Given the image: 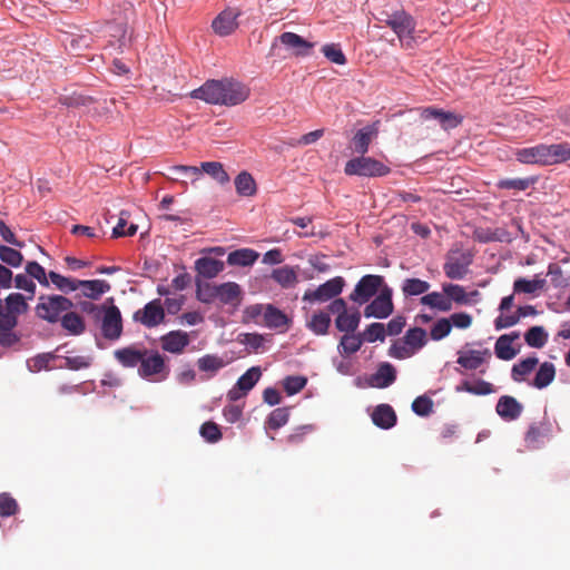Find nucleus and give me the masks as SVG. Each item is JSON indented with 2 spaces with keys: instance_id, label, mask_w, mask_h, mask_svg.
<instances>
[{
  "instance_id": "7ed1b4c3",
  "label": "nucleus",
  "mask_w": 570,
  "mask_h": 570,
  "mask_svg": "<svg viewBox=\"0 0 570 570\" xmlns=\"http://www.w3.org/2000/svg\"><path fill=\"white\" fill-rule=\"evenodd\" d=\"M73 307V303L62 295H40L36 305V315L48 323H57L61 314Z\"/></svg>"
},
{
  "instance_id": "423d86ee",
  "label": "nucleus",
  "mask_w": 570,
  "mask_h": 570,
  "mask_svg": "<svg viewBox=\"0 0 570 570\" xmlns=\"http://www.w3.org/2000/svg\"><path fill=\"white\" fill-rule=\"evenodd\" d=\"M391 169L380 160L361 155L350 159L344 167L347 176L382 177L390 174Z\"/></svg>"
},
{
  "instance_id": "412c9836",
  "label": "nucleus",
  "mask_w": 570,
  "mask_h": 570,
  "mask_svg": "<svg viewBox=\"0 0 570 570\" xmlns=\"http://www.w3.org/2000/svg\"><path fill=\"white\" fill-rule=\"evenodd\" d=\"M379 129L373 125L365 126L357 130L352 138L354 151L360 155H365L368 151L370 145L377 137Z\"/></svg>"
},
{
  "instance_id": "79ce46f5",
  "label": "nucleus",
  "mask_w": 570,
  "mask_h": 570,
  "mask_svg": "<svg viewBox=\"0 0 570 570\" xmlns=\"http://www.w3.org/2000/svg\"><path fill=\"white\" fill-rule=\"evenodd\" d=\"M538 358L534 356L527 357L519 362L518 364H514L511 370V377L515 382H521L524 380V377L530 374L535 366L538 365Z\"/></svg>"
},
{
  "instance_id": "49530a36",
  "label": "nucleus",
  "mask_w": 570,
  "mask_h": 570,
  "mask_svg": "<svg viewBox=\"0 0 570 570\" xmlns=\"http://www.w3.org/2000/svg\"><path fill=\"white\" fill-rule=\"evenodd\" d=\"M554 375H556V370H554L553 364L549 363V362H544L543 364H541V366L539 367V370L535 374L533 385L537 389H543V387L548 386L553 381Z\"/></svg>"
},
{
  "instance_id": "09e8293b",
  "label": "nucleus",
  "mask_w": 570,
  "mask_h": 570,
  "mask_svg": "<svg viewBox=\"0 0 570 570\" xmlns=\"http://www.w3.org/2000/svg\"><path fill=\"white\" fill-rule=\"evenodd\" d=\"M458 390H463L474 395H488L495 392L493 384L483 380H478L474 383L465 381Z\"/></svg>"
},
{
  "instance_id": "dca6fc26",
  "label": "nucleus",
  "mask_w": 570,
  "mask_h": 570,
  "mask_svg": "<svg viewBox=\"0 0 570 570\" xmlns=\"http://www.w3.org/2000/svg\"><path fill=\"white\" fill-rule=\"evenodd\" d=\"M220 86V80H207L203 86L193 90L191 97L210 105H220V102L226 101L220 96L222 90H224Z\"/></svg>"
},
{
  "instance_id": "20e7f679",
  "label": "nucleus",
  "mask_w": 570,
  "mask_h": 570,
  "mask_svg": "<svg viewBox=\"0 0 570 570\" xmlns=\"http://www.w3.org/2000/svg\"><path fill=\"white\" fill-rule=\"evenodd\" d=\"M169 170L173 174H180L191 178V183L198 180L203 173H206L220 185H225L229 181V175L219 161H204L200 164V167L175 165L169 167Z\"/></svg>"
},
{
  "instance_id": "8fccbe9b",
  "label": "nucleus",
  "mask_w": 570,
  "mask_h": 570,
  "mask_svg": "<svg viewBox=\"0 0 570 570\" xmlns=\"http://www.w3.org/2000/svg\"><path fill=\"white\" fill-rule=\"evenodd\" d=\"M48 277L51 281V283L61 292L69 293L78 289L79 279L65 277L52 271L49 272Z\"/></svg>"
},
{
  "instance_id": "13d9d810",
  "label": "nucleus",
  "mask_w": 570,
  "mask_h": 570,
  "mask_svg": "<svg viewBox=\"0 0 570 570\" xmlns=\"http://www.w3.org/2000/svg\"><path fill=\"white\" fill-rule=\"evenodd\" d=\"M197 365L203 372L215 373L224 367L225 363L219 356L207 354L198 360Z\"/></svg>"
},
{
  "instance_id": "c03bdc74",
  "label": "nucleus",
  "mask_w": 570,
  "mask_h": 570,
  "mask_svg": "<svg viewBox=\"0 0 570 570\" xmlns=\"http://www.w3.org/2000/svg\"><path fill=\"white\" fill-rule=\"evenodd\" d=\"M403 340L409 345V347H411L413 353L422 348L428 343L426 332L421 327L410 328L405 333Z\"/></svg>"
},
{
  "instance_id": "9b49d317",
  "label": "nucleus",
  "mask_w": 570,
  "mask_h": 570,
  "mask_svg": "<svg viewBox=\"0 0 570 570\" xmlns=\"http://www.w3.org/2000/svg\"><path fill=\"white\" fill-rule=\"evenodd\" d=\"M262 376L261 368L253 366L248 368L236 382L235 386L227 393L229 401H237L245 396L258 382Z\"/></svg>"
},
{
  "instance_id": "e2e57ef3",
  "label": "nucleus",
  "mask_w": 570,
  "mask_h": 570,
  "mask_svg": "<svg viewBox=\"0 0 570 570\" xmlns=\"http://www.w3.org/2000/svg\"><path fill=\"white\" fill-rule=\"evenodd\" d=\"M26 273L39 282L40 285L48 287L49 277L45 272V268L37 262H28L26 265Z\"/></svg>"
},
{
  "instance_id": "b1692460",
  "label": "nucleus",
  "mask_w": 570,
  "mask_h": 570,
  "mask_svg": "<svg viewBox=\"0 0 570 570\" xmlns=\"http://www.w3.org/2000/svg\"><path fill=\"white\" fill-rule=\"evenodd\" d=\"M164 351L179 354L189 344L188 334L183 331H171L160 337Z\"/></svg>"
},
{
  "instance_id": "5701e85b",
  "label": "nucleus",
  "mask_w": 570,
  "mask_h": 570,
  "mask_svg": "<svg viewBox=\"0 0 570 570\" xmlns=\"http://www.w3.org/2000/svg\"><path fill=\"white\" fill-rule=\"evenodd\" d=\"M145 350L146 347L130 345L116 350L114 356L124 367L140 366Z\"/></svg>"
},
{
  "instance_id": "cd10ccee",
  "label": "nucleus",
  "mask_w": 570,
  "mask_h": 570,
  "mask_svg": "<svg viewBox=\"0 0 570 570\" xmlns=\"http://www.w3.org/2000/svg\"><path fill=\"white\" fill-rule=\"evenodd\" d=\"M289 318L287 315L272 304L265 306L264 325L268 328H286Z\"/></svg>"
},
{
  "instance_id": "6e6552de",
  "label": "nucleus",
  "mask_w": 570,
  "mask_h": 570,
  "mask_svg": "<svg viewBox=\"0 0 570 570\" xmlns=\"http://www.w3.org/2000/svg\"><path fill=\"white\" fill-rule=\"evenodd\" d=\"M344 285V278L336 276L320 285L316 289H307L303 295V299L311 303L327 302L338 296L342 293Z\"/></svg>"
},
{
  "instance_id": "9d476101",
  "label": "nucleus",
  "mask_w": 570,
  "mask_h": 570,
  "mask_svg": "<svg viewBox=\"0 0 570 570\" xmlns=\"http://www.w3.org/2000/svg\"><path fill=\"white\" fill-rule=\"evenodd\" d=\"M101 333L107 340H118L122 333V320L116 305L105 307L101 314Z\"/></svg>"
},
{
  "instance_id": "0e129e2a",
  "label": "nucleus",
  "mask_w": 570,
  "mask_h": 570,
  "mask_svg": "<svg viewBox=\"0 0 570 570\" xmlns=\"http://www.w3.org/2000/svg\"><path fill=\"white\" fill-rule=\"evenodd\" d=\"M18 511L17 501L7 492L0 494V517L8 518Z\"/></svg>"
},
{
  "instance_id": "6e6d98bb",
  "label": "nucleus",
  "mask_w": 570,
  "mask_h": 570,
  "mask_svg": "<svg viewBox=\"0 0 570 570\" xmlns=\"http://www.w3.org/2000/svg\"><path fill=\"white\" fill-rule=\"evenodd\" d=\"M128 217L129 215L127 212L122 210L120 213L119 220L112 229V237L118 238L122 236H134L137 233V225L135 224H131L127 229L125 228Z\"/></svg>"
},
{
  "instance_id": "f3484780",
  "label": "nucleus",
  "mask_w": 570,
  "mask_h": 570,
  "mask_svg": "<svg viewBox=\"0 0 570 570\" xmlns=\"http://www.w3.org/2000/svg\"><path fill=\"white\" fill-rule=\"evenodd\" d=\"M495 411L504 421H514L520 417L523 405L513 396L502 395L498 400Z\"/></svg>"
},
{
  "instance_id": "aec40b11",
  "label": "nucleus",
  "mask_w": 570,
  "mask_h": 570,
  "mask_svg": "<svg viewBox=\"0 0 570 570\" xmlns=\"http://www.w3.org/2000/svg\"><path fill=\"white\" fill-rule=\"evenodd\" d=\"M396 380V370L395 367L385 362L380 364L379 368L374 374H372L368 379V384L372 387L376 389H385L392 385Z\"/></svg>"
},
{
  "instance_id": "37998d69",
  "label": "nucleus",
  "mask_w": 570,
  "mask_h": 570,
  "mask_svg": "<svg viewBox=\"0 0 570 570\" xmlns=\"http://www.w3.org/2000/svg\"><path fill=\"white\" fill-rule=\"evenodd\" d=\"M29 308V305L26 302V298L20 293H11L6 297V307L4 311L13 314L14 316H19L24 314Z\"/></svg>"
},
{
  "instance_id": "ddd939ff",
  "label": "nucleus",
  "mask_w": 570,
  "mask_h": 570,
  "mask_svg": "<svg viewBox=\"0 0 570 570\" xmlns=\"http://www.w3.org/2000/svg\"><path fill=\"white\" fill-rule=\"evenodd\" d=\"M222 90L220 96L226 99L225 102H220L224 106H236L244 102L249 97V89L239 81L233 79L220 80Z\"/></svg>"
},
{
  "instance_id": "72a5a7b5",
  "label": "nucleus",
  "mask_w": 570,
  "mask_h": 570,
  "mask_svg": "<svg viewBox=\"0 0 570 570\" xmlns=\"http://www.w3.org/2000/svg\"><path fill=\"white\" fill-rule=\"evenodd\" d=\"M271 277L283 288L294 287L298 283L297 273L292 266L273 269Z\"/></svg>"
},
{
  "instance_id": "39448f33",
  "label": "nucleus",
  "mask_w": 570,
  "mask_h": 570,
  "mask_svg": "<svg viewBox=\"0 0 570 570\" xmlns=\"http://www.w3.org/2000/svg\"><path fill=\"white\" fill-rule=\"evenodd\" d=\"M169 373L170 368L166 364L165 357L156 350L146 348L140 366H138L139 376L153 382H160L166 380Z\"/></svg>"
},
{
  "instance_id": "473e14b6",
  "label": "nucleus",
  "mask_w": 570,
  "mask_h": 570,
  "mask_svg": "<svg viewBox=\"0 0 570 570\" xmlns=\"http://www.w3.org/2000/svg\"><path fill=\"white\" fill-rule=\"evenodd\" d=\"M546 286V279L535 275L533 279H525L523 277L517 278L513 283V292L515 294H537Z\"/></svg>"
},
{
  "instance_id": "052dcab7",
  "label": "nucleus",
  "mask_w": 570,
  "mask_h": 570,
  "mask_svg": "<svg viewBox=\"0 0 570 570\" xmlns=\"http://www.w3.org/2000/svg\"><path fill=\"white\" fill-rule=\"evenodd\" d=\"M322 52L324 56L333 63L336 65H345L346 63V57L344 52L341 49V46L337 43H328L323 46Z\"/></svg>"
},
{
  "instance_id": "a18cd8bd",
  "label": "nucleus",
  "mask_w": 570,
  "mask_h": 570,
  "mask_svg": "<svg viewBox=\"0 0 570 570\" xmlns=\"http://www.w3.org/2000/svg\"><path fill=\"white\" fill-rule=\"evenodd\" d=\"M525 343L534 348H541L548 341V333L542 326H532L524 334Z\"/></svg>"
},
{
  "instance_id": "4d7b16f0",
  "label": "nucleus",
  "mask_w": 570,
  "mask_h": 570,
  "mask_svg": "<svg viewBox=\"0 0 570 570\" xmlns=\"http://www.w3.org/2000/svg\"><path fill=\"white\" fill-rule=\"evenodd\" d=\"M307 384V379L301 375L286 376L283 381V387L287 395H294L301 392Z\"/></svg>"
},
{
  "instance_id": "6ab92c4d",
  "label": "nucleus",
  "mask_w": 570,
  "mask_h": 570,
  "mask_svg": "<svg viewBox=\"0 0 570 570\" xmlns=\"http://www.w3.org/2000/svg\"><path fill=\"white\" fill-rule=\"evenodd\" d=\"M520 337L519 332H512L510 334H503L498 337L494 344V353L495 356L503 361H510L517 356L519 350L514 348L512 343L513 341Z\"/></svg>"
},
{
  "instance_id": "774afa93",
  "label": "nucleus",
  "mask_w": 570,
  "mask_h": 570,
  "mask_svg": "<svg viewBox=\"0 0 570 570\" xmlns=\"http://www.w3.org/2000/svg\"><path fill=\"white\" fill-rule=\"evenodd\" d=\"M200 435L208 442L215 443L222 439L219 426L214 422H205L200 426Z\"/></svg>"
},
{
  "instance_id": "0eeeda50",
  "label": "nucleus",
  "mask_w": 570,
  "mask_h": 570,
  "mask_svg": "<svg viewBox=\"0 0 570 570\" xmlns=\"http://www.w3.org/2000/svg\"><path fill=\"white\" fill-rule=\"evenodd\" d=\"M383 283V276L365 275L355 285L354 291L350 294V299L358 305H363L382 289Z\"/></svg>"
},
{
  "instance_id": "69168bd1",
  "label": "nucleus",
  "mask_w": 570,
  "mask_h": 570,
  "mask_svg": "<svg viewBox=\"0 0 570 570\" xmlns=\"http://www.w3.org/2000/svg\"><path fill=\"white\" fill-rule=\"evenodd\" d=\"M92 363L91 356L86 355H77V356H66L65 357V367L72 371H79L82 368H88Z\"/></svg>"
},
{
  "instance_id": "de8ad7c7",
  "label": "nucleus",
  "mask_w": 570,
  "mask_h": 570,
  "mask_svg": "<svg viewBox=\"0 0 570 570\" xmlns=\"http://www.w3.org/2000/svg\"><path fill=\"white\" fill-rule=\"evenodd\" d=\"M196 297L202 303H213L215 299H218V285L209 283L202 284L197 281Z\"/></svg>"
},
{
  "instance_id": "4468645a",
  "label": "nucleus",
  "mask_w": 570,
  "mask_h": 570,
  "mask_svg": "<svg viewBox=\"0 0 570 570\" xmlns=\"http://www.w3.org/2000/svg\"><path fill=\"white\" fill-rule=\"evenodd\" d=\"M242 14L238 8H227L223 10L212 22L214 32L220 37L233 33L237 27V18Z\"/></svg>"
},
{
  "instance_id": "ea45409f",
  "label": "nucleus",
  "mask_w": 570,
  "mask_h": 570,
  "mask_svg": "<svg viewBox=\"0 0 570 570\" xmlns=\"http://www.w3.org/2000/svg\"><path fill=\"white\" fill-rule=\"evenodd\" d=\"M331 325L330 313L320 311L314 313L307 322V327L316 335H325Z\"/></svg>"
},
{
  "instance_id": "f8f14e48",
  "label": "nucleus",
  "mask_w": 570,
  "mask_h": 570,
  "mask_svg": "<svg viewBox=\"0 0 570 570\" xmlns=\"http://www.w3.org/2000/svg\"><path fill=\"white\" fill-rule=\"evenodd\" d=\"M164 318L165 311L160 299H154L147 303L144 308L136 311L134 314V320L148 328L159 325Z\"/></svg>"
},
{
  "instance_id": "603ef678",
  "label": "nucleus",
  "mask_w": 570,
  "mask_h": 570,
  "mask_svg": "<svg viewBox=\"0 0 570 570\" xmlns=\"http://www.w3.org/2000/svg\"><path fill=\"white\" fill-rule=\"evenodd\" d=\"M443 293L452 302L458 304H468L469 298L463 286L458 284H445L443 285Z\"/></svg>"
},
{
  "instance_id": "f257e3e1",
  "label": "nucleus",
  "mask_w": 570,
  "mask_h": 570,
  "mask_svg": "<svg viewBox=\"0 0 570 570\" xmlns=\"http://www.w3.org/2000/svg\"><path fill=\"white\" fill-rule=\"evenodd\" d=\"M514 155L517 160L522 164L549 166L569 159L570 148L566 142L552 145L539 144L533 147L517 149Z\"/></svg>"
},
{
  "instance_id": "bf43d9fd",
  "label": "nucleus",
  "mask_w": 570,
  "mask_h": 570,
  "mask_svg": "<svg viewBox=\"0 0 570 570\" xmlns=\"http://www.w3.org/2000/svg\"><path fill=\"white\" fill-rule=\"evenodd\" d=\"M452 330V323L450 320L443 317L436 321L430 330V337L433 341H441L446 337Z\"/></svg>"
},
{
  "instance_id": "c9c22d12",
  "label": "nucleus",
  "mask_w": 570,
  "mask_h": 570,
  "mask_svg": "<svg viewBox=\"0 0 570 570\" xmlns=\"http://www.w3.org/2000/svg\"><path fill=\"white\" fill-rule=\"evenodd\" d=\"M420 303L431 308L441 312H449L452 309V303L444 293L432 292L421 297Z\"/></svg>"
},
{
  "instance_id": "5fc2aeb1",
  "label": "nucleus",
  "mask_w": 570,
  "mask_h": 570,
  "mask_svg": "<svg viewBox=\"0 0 570 570\" xmlns=\"http://www.w3.org/2000/svg\"><path fill=\"white\" fill-rule=\"evenodd\" d=\"M362 334L365 342L374 343L376 341L383 342L385 340V325L382 323L370 324Z\"/></svg>"
},
{
  "instance_id": "7c9ffc66",
  "label": "nucleus",
  "mask_w": 570,
  "mask_h": 570,
  "mask_svg": "<svg viewBox=\"0 0 570 570\" xmlns=\"http://www.w3.org/2000/svg\"><path fill=\"white\" fill-rule=\"evenodd\" d=\"M218 299L223 304L237 305L242 299L240 286L234 282L218 285Z\"/></svg>"
},
{
  "instance_id": "680f3d73",
  "label": "nucleus",
  "mask_w": 570,
  "mask_h": 570,
  "mask_svg": "<svg viewBox=\"0 0 570 570\" xmlns=\"http://www.w3.org/2000/svg\"><path fill=\"white\" fill-rule=\"evenodd\" d=\"M55 358L51 353L38 354L35 357L28 360L27 365L31 372H40L42 370H49V363Z\"/></svg>"
},
{
  "instance_id": "a878e982",
  "label": "nucleus",
  "mask_w": 570,
  "mask_h": 570,
  "mask_svg": "<svg viewBox=\"0 0 570 570\" xmlns=\"http://www.w3.org/2000/svg\"><path fill=\"white\" fill-rule=\"evenodd\" d=\"M371 417L373 423L383 430L393 428L397 420L395 411L389 404L377 405L373 410Z\"/></svg>"
},
{
  "instance_id": "f704fd0d",
  "label": "nucleus",
  "mask_w": 570,
  "mask_h": 570,
  "mask_svg": "<svg viewBox=\"0 0 570 570\" xmlns=\"http://www.w3.org/2000/svg\"><path fill=\"white\" fill-rule=\"evenodd\" d=\"M470 261L460 257H449L444 264V273L451 279H462L468 273Z\"/></svg>"
},
{
  "instance_id": "3c124183",
  "label": "nucleus",
  "mask_w": 570,
  "mask_h": 570,
  "mask_svg": "<svg viewBox=\"0 0 570 570\" xmlns=\"http://www.w3.org/2000/svg\"><path fill=\"white\" fill-rule=\"evenodd\" d=\"M289 419V411L287 407H277L271 412L267 417V426L271 430H278L284 426Z\"/></svg>"
},
{
  "instance_id": "393cba45",
  "label": "nucleus",
  "mask_w": 570,
  "mask_h": 570,
  "mask_svg": "<svg viewBox=\"0 0 570 570\" xmlns=\"http://www.w3.org/2000/svg\"><path fill=\"white\" fill-rule=\"evenodd\" d=\"M490 357L491 352L489 348L482 351L470 350L460 353L456 362L465 370H476Z\"/></svg>"
},
{
  "instance_id": "1a4fd4ad",
  "label": "nucleus",
  "mask_w": 570,
  "mask_h": 570,
  "mask_svg": "<svg viewBox=\"0 0 570 570\" xmlns=\"http://www.w3.org/2000/svg\"><path fill=\"white\" fill-rule=\"evenodd\" d=\"M394 309L392 302V289L389 286H383L380 294L364 308V316L375 318H386Z\"/></svg>"
},
{
  "instance_id": "2eb2a0df",
  "label": "nucleus",
  "mask_w": 570,
  "mask_h": 570,
  "mask_svg": "<svg viewBox=\"0 0 570 570\" xmlns=\"http://www.w3.org/2000/svg\"><path fill=\"white\" fill-rule=\"evenodd\" d=\"M424 120L435 119L444 130L456 128L462 122V117L452 111H445L435 107H426L421 111Z\"/></svg>"
},
{
  "instance_id": "338daca9",
  "label": "nucleus",
  "mask_w": 570,
  "mask_h": 570,
  "mask_svg": "<svg viewBox=\"0 0 570 570\" xmlns=\"http://www.w3.org/2000/svg\"><path fill=\"white\" fill-rule=\"evenodd\" d=\"M433 401L428 396H417L412 402V410L415 414L420 416H426L432 412Z\"/></svg>"
},
{
  "instance_id": "a211bd4d",
  "label": "nucleus",
  "mask_w": 570,
  "mask_h": 570,
  "mask_svg": "<svg viewBox=\"0 0 570 570\" xmlns=\"http://www.w3.org/2000/svg\"><path fill=\"white\" fill-rule=\"evenodd\" d=\"M549 432L550 429L547 423H532L524 435L525 446L530 450L540 449L549 438Z\"/></svg>"
},
{
  "instance_id": "58836bf2",
  "label": "nucleus",
  "mask_w": 570,
  "mask_h": 570,
  "mask_svg": "<svg viewBox=\"0 0 570 570\" xmlns=\"http://www.w3.org/2000/svg\"><path fill=\"white\" fill-rule=\"evenodd\" d=\"M361 322V314L358 311L352 313L346 312L343 315H337L335 318V326L340 332L354 333Z\"/></svg>"
},
{
  "instance_id": "4c0bfd02",
  "label": "nucleus",
  "mask_w": 570,
  "mask_h": 570,
  "mask_svg": "<svg viewBox=\"0 0 570 570\" xmlns=\"http://www.w3.org/2000/svg\"><path fill=\"white\" fill-rule=\"evenodd\" d=\"M236 193L239 196L250 197L256 194L257 186L253 176L247 171L239 173L235 178Z\"/></svg>"
},
{
  "instance_id": "c756f323",
  "label": "nucleus",
  "mask_w": 570,
  "mask_h": 570,
  "mask_svg": "<svg viewBox=\"0 0 570 570\" xmlns=\"http://www.w3.org/2000/svg\"><path fill=\"white\" fill-rule=\"evenodd\" d=\"M60 323L62 328L66 330L70 335L78 336L86 331V324L82 316H80L78 313L71 312V309L61 316Z\"/></svg>"
},
{
  "instance_id": "c85d7f7f",
  "label": "nucleus",
  "mask_w": 570,
  "mask_h": 570,
  "mask_svg": "<svg viewBox=\"0 0 570 570\" xmlns=\"http://www.w3.org/2000/svg\"><path fill=\"white\" fill-rule=\"evenodd\" d=\"M78 288H82L83 296L98 299L102 294L110 291V284L104 279L79 281Z\"/></svg>"
},
{
  "instance_id": "bb28decb",
  "label": "nucleus",
  "mask_w": 570,
  "mask_h": 570,
  "mask_svg": "<svg viewBox=\"0 0 570 570\" xmlns=\"http://www.w3.org/2000/svg\"><path fill=\"white\" fill-rule=\"evenodd\" d=\"M224 262L212 257H200L195 262V271L198 276L210 279L224 271Z\"/></svg>"
},
{
  "instance_id": "4be33fe9",
  "label": "nucleus",
  "mask_w": 570,
  "mask_h": 570,
  "mask_svg": "<svg viewBox=\"0 0 570 570\" xmlns=\"http://www.w3.org/2000/svg\"><path fill=\"white\" fill-rule=\"evenodd\" d=\"M278 40L285 47H287L289 49H294L296 56H302V57L308 56L311 53V50L314 47V43L305 40L299 35L289 32V31L283 32L278 37Z\"/></svg>"
},
{
  "instance_id": "864d4df0",
  "label": "nucleus",
  "mask_w": 570,
  "mask_h": 570,
  "mask_svg": "<svg viewBox=\"0 0 570 570\" xmlns=\"http://www.w3.org/2000/svg\"><path fill=\"white\" fill-rule=\"evenodd\" d=\"M0 259L12 267H19L23 262V256L12 247L0 245Z\"/></svg>"
},
{
  "instance_id": "e433bc0d",
  "label": "nucleus",
  "mask_w": 570,
  "mask_h": 570,
  "mask_svg": "<svg viewBox=\"0 0 570 570\" xmlns=\"http://www.w3.org/2000/svg\"><path fill=\"white\" fill-rule=\"evenodd\" d=\"M363 342H364V340H363L361 333H358V334H355V332L354 333H345L341 337V341L338 344V352L342 355L350 356V355L356 353L361 348Z\"/></svg>"
},
{
  "instance_id": "a19ab883",
  "label": "nucleus",
  "mask_w": 570,
  "mask_h": 570,
  "mask_svg": "<svg viewBox=\"0 0 570 570\" xmlns=\"http://www.w3.org/2000/svg\"><path fill=\"white\" fill-rule=\"evenodd\" d=\"M429 282L420 278H405L402 283V293L405 297L419 296L430 289Z\"/></svg>"
},
{
  "instance_id": "2f4dec72",
  "label": "nucleus",
  "mask_w": 570,
  "mask_h": 570,
  "mask_svg": "<svg viewBox=\"0 0 570 570\" xmlns=\"http://www.w3.org/2000/svg\"><path fill=\"white\" fill-rule=\"evenodd\" d=\"M259 254L252 248H240L228 254L227 263L232 266H252Z\"/></svg>"
},
{
  "instance_id": "f03ea898",
  "label": "nucleus",
  "mask_w": 570,
  "mask_h": 570,
  "mask_svg": "<svg viewBox=\"0 0 570 570\" xmlns=\"http://www.w3.org/2000/svg\"><path fill=\"white\" fill-rule=\"evenodd\" d=\"M377 19L395 32L402 45L411 46L415 41L416 22L406 11H382Z\"/></svg>"
}]
</instances>
